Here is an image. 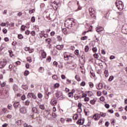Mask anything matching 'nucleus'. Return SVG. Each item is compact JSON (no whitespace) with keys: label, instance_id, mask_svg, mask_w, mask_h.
<instances>
[{"label":"nucleus","instance_id":"49530a36","mask_svg":"<svg viewBox=\"0 0 127 127\" xmlns=\"http://www.w3.org/2000/svg\"><path fill=\"white\" fill-rule=\"evenodd\" d=\"M25 34H26V35H29V34L30 33V31L28 30H26L25 32Z\"/></svg>","mask_w":127,"mask_h":127},{"label":"nucleus","instance_id":"1a4fd4ad","mask_svg":"<svg viewBox=\"0 0 127 127\" xmlns=\"http://www.w3.org/2000/svg\"><path fill=\"white\" fill-rule=\"evenodd\" d=\"M27 96L28 98H33V99H36V96H35V94H34V93H29Z\"/></svg>","mask_w":127,"mask_h":127},{"label":"nucleus","instance_id":"bf43d9fd","mask_svg":"<svg viewBox=\"0 0 127 127\" xmlns=\"http://www.w3.org/2000/svg\"><path fill=\"white\" fill-rule=\"evenodd\" d=\"M66 122H67V123H69V122H72V119L67 118L66 119Z\"/></svg>","mask_w":127,"mask_h":127},{"label":"nucleus","instance_id":"a878e982","mask_svg":"<svg viewBox=\"0 0 127 127\" xmlns=\"http://www.w3.org/2000/svg\"><path fill=\"white\" fill-rule=\"evenodd\" d=\"M42 58H46V53H45V52H43L42 53Z\"/></svg>","mask_w":127,"mask_h":127},{"label":"nucleus","instance_id":"f3484780","mask_svg":"<svg viewBox=\"0 0 127 127\" xmlns=\"http://www.w3.org/2000/svg\"><path fill=\"white\" fill-rule=\"evenodd\" d=\"M22 88L24 90H25V91H27V90L28 89V86H27V85H22Z\"/></svg>","mask_w":127,"mask_h":127},{"label":"nucleus","instance_id":"6e6552de","mask_svg":"<svg viewBox=\"0 0 127 127\" xmlns=\"http://www.w3.org/2000/svg\"><path fill=\"white\" fill-rule=\"evenodd\" d=\"M32 113L37 114V115L39 114V111H38V109H37L36 107H33L32 109Z\"/></svg>","mask_w":127,"mask_h":127},{"label":"nucleus","instance_id":"338daca9","mask_svg":"<svg viewBox=\"0 0 127 127\" xmlns=\"http://www.w3.org/2000/svg\"><path fill=\"white\" fill-rule=\"evenodd\" d=\"M55 35V32L52 31L51 32V36H54Z\"/></svg>","mask_w":127,"mask_h":127},{"label":"nucleus","instance_id":"473e14b6","mask_svg":"<svg viewBox=\"0 0 127 127\" xmlns=\"http://www.w3.org/2000/svg\"><path fill=\"white\" fill-rule=\"evenodd\" d=\"M74 54L76 55V56H79V50H76L74 51Z\"/></svg>","mask_w":127,"mask_h":127},{"label":"nucleus","instance_id":"393cba45","mask_svg":"<svg viewBox=\"0 0 127 127\" xmlns=\"http://www.w3.org/2000/svg\"><path fill=\"white\" fill-rule=\"evenodd\" d=\"M39 108L41 109V110H45V107L44 106V105H40Z\"/></svg>","mask_w":127,"mask_h":127},{"label":"nucleus","instance_id":"8fccbe9b","mask_svg":"<svg viewBox=\"0 0 127 127\" xmlns=\"http://www.w3.org/2000/svg\"><path fill=\"white\" fill-rule=\"evenodd\" d=\"M53 79L54 80H57V79H58V76H57L56 75H54L53 76Z\"/></svg>","mask_w":127,"mask_h":127},{"label":"nucleus","instance_id":"37998d69","mask_svg":"<svg viewBox=\"0 0 127 127\" xmlns=\"http://www.w3.org/2000/svg\"><path fill=\"white\" fill-rule=\"evenodd\" d=\"M78 117H79V116L78 115V114H75L73 118L74 120H77V119H78Z\"/></svg>","mask_w":127,"mask_h":127},{"label":"nucleus","instance_id":"6e6d98bb","mask_svg":"<svg viewBox=\"0 0 127 127\" xmlns=\"http://www.w3.org/2000/svg\"><path fill=\"white\" fill-rule=\"evenodd\" d=\"M31 21H32V22H35V17L34 16L32 17Z\"/></svg>","mask_w":127,"mask_h":127},{"label":"nucleus","instance_id":"c756f323","mask_svg":"<svg viewBox=\"0 0 127 127\" xmlns=\"http://www.w3.org/2000/svg\"><path fill=\"white\" fill-rule=\"evenodd\" d=\"M62 32H63V33H64V34H67V29H66V28L63 29Z\"/></svg>","mask_w":127,"mask_h":127},{"label":"nucleus","instance_id":"4468645a","mask_svg":"<svg viewBox=\"0 0 127 127\" xmlns=\"http://www.w3.org/2000/svg\"><path fill=\"white\" fill-rule=\"evenodd\" d=\"M84 120H82L81 119L78 120V121H77L76 124H77V125H83L84 124Z\"/></svg>","mask_w":127,"mask_h":127},{"label":"nucleus","instance_id":"c9c22d12","mask_svg":"<svg viewBox=\"0 0 127 127\" xmlns=\"http://www.w3.org/2000/svg\"><path fill=\"white\" fill-rule=\"evenodd\" d=\"M46 42H47V43H48V44H50V42H51V39L50 38H48L46 39Z\"/></svg>","mask_w":127,"mask_h":127},{"label":"nucleus","instance_id":"aec40b11","mask_svg":"<svg viewBox=\"0 0 127 127\" xmlns=\"http://www.w3.org/2000/svg\"><path fill=\"white\" fill-rule=\"evenodd\" d=\"M13 89L14 90V92H16L17 91V85H16V84L13 85Z\"/></svg>","mask_w":127,"mask_h":127},{"label":"nucleus","instance_id":"dca6fc26","mask_svg":"<svg viewBox=\"0 0 127 127\" xmlns=\"http://www.w3.org/2000/svg\"><path fill=\"white\" fill-rule=\"evenodd\" d=\"M104 74L106 78H107L109 76V70H108V69H106L104 71Z\"/></svg>","mask_w":127,"mask_h":127},{"label":"nucleus","instance_id":"c03bdc74","mask_svg":"<svg viewBox=\"0 0 127 127\" xmlns=\"http://www.w3.org/2000/svg\"><path fill=\"white\" fill-rule=\"evenodd\" d=\"M55 95L57 98H60V97H61V96H60V95L59 94V92L56 93Z\"/></svg>","mask_w":127,"mask_h":127},{"label":"nucleus","instance_id":"9b49d317","mask_svg":"<svg viewBox=\"0 0 127 127\" xmlns=\"http://www.w3.org/2000/svg\"><path fill=\"white\" fill-rule=\"evenodd\" d=\"M96 30L97 32H101V31H103L104 30V28L102 27H98L96 28Z\"/></svg>","mask_w":127,"mask_h":127},{"label":"nucleus","instance_id":"cd10ccee","mask_svg":"<svg viewBox=\"0 0 127 127\" xmlns=\"http://www.w3.org/2000/svg\"><path fill=\"white\" fill-rule=\"evenodd\" d=\"M30 104V101L29 100H27L25 102V106H29Z\"/></svg>","mask_w":127,"mask_h":127},{"label":"nucleus","instance_id":"a211bd4d","mask_svg":"<svg viewBox=\"0 0 127 127\" xmlns=\"http://www.w3.org/2000/svg\"><path fill=\"white\" fill-rule=\"evenodd\" d=\"M96 99L91 100L90 103L91 105H95L96 104Z\"/></svg>","mask_w":127,"mask_h":127},{"label":"nucleus","instance_id":"79ce46f5","mask_svg":"<svg viewBox=\"0 0 127 127\" xmlns=\"http://www.w3.org/2000/svg\"><path fill=\"white\" fill-rule=\"evenodd\" d=\"M21 30H22L23 31H24L25 30V26L22 25L21 27Z\"/></svg>","mask_w":127,"mask_h":127},{"label":"nucleus","instance_id":"ddd939ff","mask_svg":"<svg viewBox=\"0 0 127 127\" xmlns=\"http://www.w3.org/2000/svg\"><path fill=\"white\" fill-rule=\"evenodd\" d=\"M96 88L98 90H102L103 89V83H99Z\"/></svg>","mask_w":127,"mask_h":127},{"label":"nucleus","instance_id":"b1692460","mask_svg":"<svg viewBox=\"0 0 127 127\" xmlns=\"http://www.w3.org/2000/svg\"><path fill=\"white\" fill-rule=\"evenodd\" d=\"M8 52L9 53L10 57H12V56H13V52H12V51L11 50H8Z\"/></svg>","mask_w":127,"mask_h":127},{"label":"nucleus","instance_id":"7ed1b4c3","mask_svg":"<svg viewBox=\"0 0 127 127\" xmlns=\"http://www.w3.org/2000/svg\"><path fill=\"white\" fill-rule=\"evenodd\" d=\"M88 11H89V13L91 17H94V16L93 15H94L95 14V13L96 12L95 9H94V8L92 7H90L89 8Z\"/></svg>","mask_w":127,"mask_h":127},{"label":"nucleus","instance_id":"f8f14e48","mask_svg":"<svg viewBox=\"0 0 127 127\" xmlns=\"http://www.w3.org/2000/svg\"><path fill=\"white\" fill-rule=\"evenodd\" d=\"M19 105H20L19 102H15L13 104V107L14 108H15V109H17Z\"/></svg>","mask_w":127,"mask_h":127},{"label":"nucleus","instance_id":"6ab92c4d","mask_svg":"<svg viewBox=\"0 0 127 127\" xmlns=\"http://www.w3.org/2000/svg\"><path fill=\"white\" fill-rule=\"evenodd\" d=\"M99 116H101V117H102V118H105V117H106V116H107V114L100 112L99 114Z\"/></svg>","mask_w":127,"mask_h":127},{"label":"nucleus","instance_id":"a18cd8bd","mask_svg":"<svg viewBox=\"0 0 127 127\" xmlns=\"http://www.w3.org/2000/svg\"><path fill=\"white\" fill-rule=\"evenodd\" d=\"M6 118L7 119H11V118H12V115H11V114H8L6 116Z\"/></svg>","mask_w":127,"mask_h":127},{"label":"nucleus","instance_id":"774afa93","mask_svg":"<svg viewBox=\"0 0 127 127\" xmlns=\"http://www.w3.org/2000/svg\"><path fill=\"white\" fill-rule=\"evenodd\" d=\"M77 112L78 113H82V108H78L77 109Z\"/></svg>","mask_w":127,"mask_h":127},{"label":"nucleus","instance_id":"e2e57ef3","mask_svg":"<svg viewBox=\"0 0 127 127\" xmlns=\"http://www.w3.org/2000/svg\"><path fill=\"white\" fill-rule=\"evenodd\" d=\"M94 58H96V59L99 58V55H98V54H95L94 55Z\"/></svg>","mask_w":127,"mask_h":127},{"label":"nucleus","instance_id":"4be33fe9","mask_svg":"<svg viewBox=\"0 0 127 127\" xmlns=\"http://www.w3.org/2000/svg\"><path fill=\"white\" fill-rule=\"evenodd\" d=\"M39 72H40V73H43L44 72V68H43V67H40L39 68Z\"/></svg>","mask_w":127,"mask_h":127},{"label":"nucleus","instance_id":"ea45409f","mask_svg":"<svg viewBox=\"0 0 127 127\" xmlns=\"http://www.w3.org/2000/svg\"><path fill=\"white\" fill-rule=\"evenodd\" d=\"M60 121L62 124H64V123H65V119L63 118H61Z\"/></svg>","mask_w":127,"mask_h":127},{"label":"nucleus","instance_id":"bb28decb","mask_svg":"<svg viewBox=\"0 0 127 127\" xmlns=\"http://www.w3.org/2000/svg\"><path fill=\"white\" fill-rule=\"evenodd\" d=\"M42 97H43L42 94H41V93H38V98H39V99H42Z\"/></svg>","mask_w":127,"mask_h":127},{"label":"nucleus","instance_id":"5701e85b","mask_svg":"<svg viewBox=\"0 0 127 127\" xmlns=\"http://www.w3.org/2000/svg\"><path fill=\"white\" fill-rule=\"evenodd\" d=\"M16 124L17 126H21V120H17L16 121Z\"/></svg>","mask_w":127,"mask_h":127},{"label":"nucleus","instance_id":"603ef678","mask_svg":"<svg viewBox=\"0 0 127 127\" xmlns=\"http://www.w3.org/2000/svg\"><path fill=\"white\" fill-rule=\"evenodd\" d=\"M89 100H90V98L89 97H85L84 98L85 102H89Z\"/></svg>","mask_w":127,"mask_h":127},{"label":"nucleus","instance_id":"13d9d810","mask_svg":"<svg viewBox=\"0 0 127 127\" xmlns=\"http://www.w3.org/2000/svg\"><path fill=\"white\" fill-rule=\"evenodd\" d=\"M80 98V96L77 95H74V99L75 100H78V99H79Z\"/></svg>","mask_w":127,"mask_h":127},{"label":"nucleus","instance_id":"052dcab7","mask_svg":"<svg viewBox=\"0 0 127 127\" xmlns=\"http://www.w3.org/2000/svg\"><path fill=\"white\" fill-rule=\"evenodd\" d=\"M115 58H116V56H111L110 57V59L111 60H113V59H115Z\"/></svg>","mask_w":127,"mask_h":127},{"label":"nucleus","instance_id":"2f4dec72","mask_svg":"<svg viewBox=\"0 0 127 127\" xmlns=\"http://www.w3.org/2000/svg\"><path fill=\"white\" fill-rule=\"evenodd\" d=\"M24 127H33L31 125H28L26 123H24L23 124Z\"/></svg>","mask_w":127,"mask_h":127},{"label":"nucleus","instance_id":"680f3d73","mask_svg":"<svg viewBox=\"0 0 127 127\" xmlns=\"http://www.w3.org/2000/svg\"><path fill=\"white\" fill-rule=\"evenodd\" d=\"M4 48V44H2L0 48V49L1 50V51L2 50V49H3Z\"/></svg>","mask_w":127,"mask_h":127},{"label":"nucleus","instance_id":"e433bc0d","mask_svg":"<svg viewBox=\"0 0 127 127\" xmlns=\"http://www.w3.org/2000/svg\"><path fill=\"white\" fill-rule=\"evenodd\" d=\"M24 75L25 76H28V75H29V71L28 70L25 71Z\"/></svg>","mask_w":127,"mask_h":127},{"label":"nucleus","instance_id":"58836bf2","mask_svg":"<svg viewBox=\"0 0 127 127\" xmlns=\"http://www.w3.org/2000/svg\"><path fill=\"white\" fill-rule=\"evenodd\" d=\"M30 34H31V35H32V36H35V35L36 34L35 33V31H32L30 32Z\"/></svg>","mask_w":127,"mask_h":127},{"label":"nucleus","instance_id":"7c9ffc66","mask_svg":"<svg viewBox=\"0 0 127 127\" xmlns=\"http://www.w3.org/2000/svg\"><path fill=\"white\" fill-rule=\"evenodd\" d=\"M87 39H88V37H87L86 36L82 37L81 38V40H87Z\"/></svg>","mask_w":127,"mask_h":127},{"label":"nucleus","instance_id":"69168bd1","mask_svg":"<svg viewBox=\"0 0 127 127\" xmlns=\"http://www.w3.org/2000/svg\"><path fill=\"white\" fill-rule=\"evenodd\" d=\"M53 64L55 67H57V65H58V63L57 62H54Z\"/></svg>","mask_w":127,"mask_h":127},{"label":"nucleus","instance_id":"5fc2aeb1","mask_svg":"<svg viewBox=\"0 0 127 127\" xmlns=\"http://www.w3.org/2000/svg\"><path fill=\"white\" fill-rule=\"evenodd\" d=\"M21 100H22L23 101H24V100H25V99H26V97H25V95H22L21 97Z\"/></svg>","mask_w":127,"mask_h":127},{"label":"nucleus","instance_id":"4c0bfd02","mask_svg":"<svg viewBox=\"0 0 127 127\" xmlns=\"http://www.w3.org/2000/svg\"><path fill=\"white\" fill-rule=\"evenodd\" d=\"M18 38L19 39H22V38H23V36H22V35H21V34H18Z\"/></svg>","mask_w":127,"mask_h":127},{"label":"nucleus","instance_id":"423d86ee","mask_svg":"<svg viewBox=\"0 0 127 127\" xmlns=\"http://www.w3.org/2000/svg\"><path fill=\"white\" fill-rule=\"evenodd\" d=\"M6 65V62L0 61V68L2 69Z\"/></svg>","mask_w":127,"mask_h":127},{"label":"nucleus","instance_id":"f704fd0d","mask_svg":"<svg viewBox=\"0 0 127 127\" xmlns=\"http://www.w3.org/2000/svg\"><path fill=\"white\" fill-rule=\"evenodd\" d=\"M113 80H114V76H111L110 77V78L108 79V81L109 82H112V81H113Z\"/></svg>","mask_w":127,"mask_h":127},{"label":"nucleus","instance_id":"de8ad7c7","mask_svg":"<svg viewBox=\"0 0 127 127\" xmlns=\"http://www.w3.org/2000/svg\"><path fill=\"white\" fill-rule=\"evenodd\" d=\"M27 61L29 62V63H31L32 62V60H31V58H27Z\"/></svg>","mask_w":127,"mask_h":127},{"label":"nucleus","instance_id":"0eeeda50","mask_svg":"<svg viewBox=\"0 0 127 127\" xmlns=\"http://www.w3.org/2000/svg\"><path fill=\"white\" fill-rule=\"evenodd\" d=\"M100 115L99 114H94L93 116V119L95 120V121H97L100 119Z\"/></svg>","mask_w":127,"mask_h":127},{"label":"nucleus","instance_id":"f257e3e1","mask_svg":"<svg viewBox=\"0 0 127 127\" xmlns=\"http://www.w3.org/2000/svg\"><path fill=\"white\" fill-rule=\"evenodd\" d=\"M116 6L118 7V9H122L124 8V3L122 1H117L116 2Z\"/></svg>","mask_w":127,"mask_h":127},{"label":"nucleus","instance_id":"3c124183","mask_svg":"<svg viewBox=\"0 0 127 127\" xmlns=\"http://www.w3.org/2000/svg\"><path fill=\"white\" fill-rule=\"evenodd\" d=\"M6 84V83H5V82H3L2 84L1 83V87H5Z\"/></svg>","mask_w":127,"mask_h":127},{"label":"nucleus","instance_id":"412c9836","mask_svg":"<svg viewBox=\"0 0 127 127\" xmlns=\"http://www.w3.org/2000/svg\"><path fill=\"white\" fill-rule=\"evenodd\" d=\"M56 48H57V49H59V50H61V49H62V48H63V46L58 45L57 46Z\"/></svg>","mask_w":127,"mask_h":127},{"label":"nucleus","instance_id":"09e8293b","mask_svg":"<svg viewBox=\"0 0 127 127\" xmlns=\"http://www.w3.org/2000/svg\"><path fill=\"white\" fill-rule=\"evenodd\" d=\"M100 101H101L102 102H104V101H105V97L104 96H101L100 98Z\"/></svg>","mask_w":127,"mask_h":127},{"label":"nucleus","instance_id":"9d476101","mask_svg":"<svg viewBox=\"0 0 127 127\" xmlns=\"http://www.w3.org/2000/svg\"><path fill=\"white\" fill-rule=\"evenodd\" d=\"M74 93H75V89H72L71 92L68 93V97L69 98H73L74 96Z\"/></svg>","mask_w":127,"mask_h":127},{"label":"nucleus","instance_id":"20e7f679","mask_svg":"<svg viewBox=\"0 0 127 127\" xmlns=\"http://www.w3.org/2000/svg\"><path fill=\"white\" fill-rule=\"evenodd\" d=\"M64 24H66L68 26H69V27H72V23L71 21V19H68V20L65 21Z\"/></svg>","mask_w":127,"mask_h":127},{"label":"nucleus","instance_id":"0e129e2a","mask_svg":"<svg viewBox=\"0 0 127 127\" xmlns=\"http://www.w3.org/2000/svg\"><path fill=\"white\" fill-rule=\"evenodd\" d=\"M105 108H106V109H109L110 108V105H109L108 104H105Z\"/></svg>","mask_w":127,"mask_h":127},{"label":"nucleus","instance_id":"2eb2a0df","mask_svg":"<svg viewBox=\"0 0 127 127\" xmlns=\"http://www.w3.org/2000/svg\"><path fill=\"white\" fill-rule=\"evenodd\" d=\"M51 104L53 106H56V105H57V100H52L51 101Z\"/></svg>","mask_w":127,"mask_h":127},{"label":"nucleus","instance_id":"c85d7f7f","mask_svg":"<svg viewBox=\"0 0 127 127\" xmlns=\"http://www.w3.org/2000/svg\"><path fill=\"white\" fill-rule=\"evenodd\" d=\"M92 51H93L94 53H96L97 51H98V49H97V47H93L92 48Z\"/></svg>","mask_w":127,"mask_h":127},{"label":"nucleus","instance_id":"72a5a7b5","mask_svg":"<svg viewBox=\"0 0 127 127\" xmlns=\"http://www.w3.org/2000/svg\"><path fill=\"white\" fill-rule=\"evenodd\" d=\"M75 78L76 80H77V81H81V78H80V77L78 76V75H75Z\"/></svg>","mask_w":127,"mask_h":127},{"label":"nucleus","instance_id":"a19ab883","mask_svg":"<svg viewBox=\"0 0 127 127\" xmlns=\"http://www.w3.org/2000/svg\"><path fill=\"white\" fill-rule=\"evenodd\" d=\"M85 51L86 52H88V51H89V46H86L85 47Z\"/></svg>","mask_w":127,"mask_h":127},{"label":"nucleus","instance_id":"f03ea898","mask_svg":"<svg viewBox=\"0 0 127 127\" xmlns=\"http://www.w3.org/2000/svg\"><path fill=\"white\" fill-rule=\"evenodd\" d=\"M19 111L20 114H26V113H27V108L24 106H23L19 108Z\"/></svg>","mask_w":127,"mask_h":127},{"label":"nucleus","instance_id":"4d7b16f0","mask_svg":"<svg viewBox=\"0 0 127 127\" xmlns=\"http://www.w3.org/2000/svg\"><path fill=\"white\" fill-rule=\"evenodd\" d=\"M2 31H3V33H4V34H6L7 32V30H6V29H5V28H3Z\"/></svg>","mask_w":127,"mask_h":127},{"label":"nucleus","instance_id":"39448f33","mask_svg":"<svg viewBox=\"0 0 127 127\" xmlns=\"http://www.w3.org/2000/svg\"><path fill=\"white\" fill-rule=\"evenodd\" d=\"M64 59L66 61H68V60H69V59H70V58H71V57H72V56H71V55L66 54V53H65L64 54Z\"/></svg>","mask_w":127,"mask_h":127},{"label":"nucleus","instance_id":"864d4df0","mask_svg":"<svg viewBox=\"0 0 127 127\" xmlns=\"http://www.w3.org/2000/svg\"><path fill=\"white\" fill-rule=\"evenodd\" d=\"M85 85H86V83H85V81H82L80 83V86H82L83 87L85 86Z\"/></svg>","mask_w":127,"mask_h":127}]
</instances>
